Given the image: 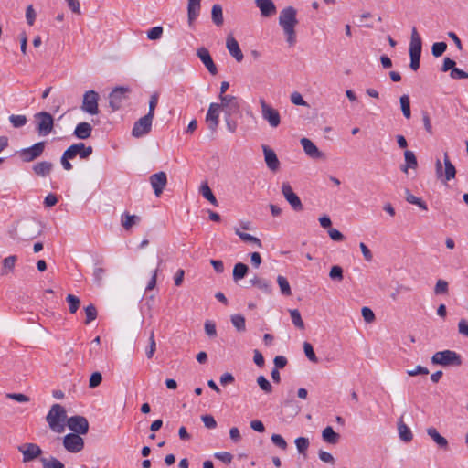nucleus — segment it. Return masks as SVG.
Segmentation results:
<instances>
[{
    "label": "nucleus",
    "mask_w": 468,
    "mask_h": 468,
    "mask_svg": "<svg viewBox=\"0 0 468 468\" xmlns=\"http://www.w3.org/2000/svg\"><path fill=\"white\" fill-rule=\"evenodd\" d=\"M297 11L292 6H287L280 12L279 25L286 36V41L290 46L296 43L295 27L298 24Z\"/></svg>",
    "instance_id": "nucleus-1"
},
{
    "label": "nucleus",
    "mask_w": 468,
    "mask_h": 468,
    "mask_svg": "<svg viewBox=\"0 0 468 468\" xmlns=\"http://www.w3.org/2000/svg\"><path fill=\"white\" fill-rule=\"evenodd\" d=\"M67 412L63 406L60 404H53L46 416V421L49 429L56 433H62L65 431L67 425Z\"/></svg>",
    "instance_id": "nucleus-2"
},
{
    "label": "nucleus",
    "mask_w": 468,
    "mask_h": 468,
    "mask_svg": "<svg viewBox=\"0 0 468 468\" xmlns=\"http://www.w3.org/2000/svg\"><path fill=\"white\" fill-rule=\"evenodd\" d=\"M422 50V40L415 27L411 29L410 42V67L412 70L416 71L420 68V60Z\"/></svg>",
    "instance_id": "nucleus-3"
},
{
    "label": "nucleus",
    "mask_w": 468,
    "mask_h": 468,
    "mask_svg": "<svg viewBox=\"0 0 468 468\" xmlns=\"http://www.w3.org/2000/svg\"><path fill=\"white\" fill-rule=\"evenodd\" d=\"M431 363L442 367H459L462 365V357L455 351H438L431 356Z\"/></svg>",
    "instance_id": "nucleus-4"
},
{
    "label": "nucleus",
    "mask_w": 468,
    "mask_h": 468,
    "mask_svg": "<svg viewBox=\"0 0 468 468\" xmlns=\"http://www.w3.org/2000/svg\"><path fill=\"white\" fill-rule=\"evenodd\" d=\"M36 131L39 135H48L54 128V119L49 112H40L34 115Z\"/></svg>",
    "instance_id": "nucleus-5"
},
{
    "label": "nucleus",
    "mask_w": 468,
    "mask_h": 468,
    "mask_svg": "<svg viewBox=\"0 0 468 468\" xmlns=\"http://www.w3.org/2000/svg\"><path fill=\"white\" fill-rule=\"evenodd\" d=\"M46 148V142L41 141L33 145L23 148L17 152V155L24 163H30L40 157Z\"/></svg>",
    "instance_id": "nucleus-6"
},
{
    "label": "nucleus",
    "mask_w": 468,
    "mask_h": 468,
    "mask_svg": "<svg viewBox=\"0 0 468 468\" xmlns=\"http://www.w3.org/2000/svg\"><path fill=\"white\" fill-rule=\"evenodd\" d=\"M444 171L442 168V164L440 159H437L435 164V171L436 176L439 179L443 178L444 182L450 181L455 177L456 169L452 165L451 160L449 159L448 154H444Z\"/></svg>",
    "instance_id": "nucleus-7"
},
{
    "label": "nucleus",
    "mask_w": 468,
    "mask_h": 468,
    "mask_svg": "<svg viewBox=\"0 0 468 468\" xmlns=\"http://www.w3.org/2000/svg\"><path fill=\"white\" fill-rule=\"evenodd\" d=\"M99 93L95 90H88L83 95L81 110L90 115L99 113Z\"/></svg>",
    "instance_id": "nucleus-8"
},
{
    "label": "nucleus",
    "mask_w": 468,
    "mask_h": 468,
    "mask_svg": "<svg viewBox=\"0 0 468 468\" xmlns=\"http://www.w3.org/2000/svg\"><path fill=\"white\" fill-rule=\"evenodd\" d=\"M129 88L119 86L114 88L109 95V104L112 112L121 109L122 102L128 98Z\"/></svg>",
    "instance_id": "nucleus-9"
},
{
    "label": "nucleus",
    "mask_w": 468,
    "mask_h": 468,
    "mask_svg": "<svg viewBox=\"0 0 468 468\" xmlns=\"http://www.w3.org/2000/svg\"><path fill=\"white\" fill-rule=\"evenodd\" d=\"M67 426L72 431L71 433L85 435L89 431V421L85 417L80 415L69 417L67 420Z\"/></svg>",
    "instance_id": "nucleus-10"
},
{
    "label": "nucleus",
    "mask_w": 468,
    "mask_h": 468,
    "mask_svg": "<svg viewBox=\"0 0 468 468\" xmlns=\"http://www.w3.org/2000/svg\"><path fill=\"white\" fill-rule=\"evenodd\" d=\"M261 108L262 118L269 122V124L276 128L281 123V116L277 110L267 104L264 99L260 100Z\"/></svg>",
    "instance_id": "nucleus-11"
},
{
    "label": "nucleus",
    "mask_w": 468,
    "mask_h": 468,
    "mask_svg": "<svg viewBox=\"0 0 468 468\" xmlns=\"http://www.w3.org/2000/svg\"><path fill=\"white\" fill-rule=\"evenodd\" d=\"M153 117L145 114L136 121L132 130V135L135 138L143 137L148 134L152 129Z\"/></svg>",
    "instance_id": "nucleus-12"
},
{
    "label": "nucleus",
    "mask_w": 468,
    "mask_h": 468,
    "mask_svg": "<svg viewBox=\"0 0 468 468\" xmlns=\"http://www.w3.org/2000/svg\"><path fill=\"white\" fill-rule=\"evenodd\" d=\"M63 446L69 452L78 453L84 448V440L80 435L70 432L64 436Z\"/></svg>",
    "instance_id": "nucleus-13"
},
{
    "label": "nucleus",
    "mask_w": 468,
    "mask_h": 468,
    "mask_svg": "<svg viewBox=\"0 0 468 468\" xmlns=\"http://www.w3.org/2000/svg\"><path fill=\"white\" fill-rule=\"evenodd\" d=\"M221 103H219L220 110L224 112L226 115L239 114L240 111V105L237 97L232 95L219 96Z\"/></svg>",
    "instance_id": "nucleus-14"
},
{
    "label": "nucleus",
    "mask_w": 468,
    "mask_h": 468,
    "mask_svg": "<svg viewBox=\"0 0 468 468\" xmlns=\"http://www.w3.org/2000/svg\"><path fill=\"white\" fill-rule=\"evenodd\" d=\"M282 193L286 201L292 206L293 210L302 211L303 209V206L300 197L293 192L291 185L288 182L282 183Z\"/></svg>",
    "instance_id": "nucleus-15"
},
{
    "label": "nucleus",
    "mask_w": 468,
    "mask_h": 468,
    "mask_svg": "<svg viewBox=\"0 0 468 468\" xmlns=\"http://www.w3.org/2000/svg\"><path fill=\"white\" fill-rule=\"evenodd\" d=\"M149 181L154 189V195L156 197H160L167 184V176L165 172L161 171L151 175Z\"/></svg>",
    "instance_id": "nucleus-16"
},
{
    "label": "nucleus",
    "mask_w": 468,
    "mask_h": 468,
    "mask_svg": "<svg viewBox=\"0 0 468 468\" xmlns=\"http://www.w3.org/2000/svg\"><path fill=\"white\" fill-rule=\"evenodd\" d=\"M18 450L23 454L24 463L31 462L42 454L41 448L35 443H26L23 446H19Z\"/></svg>",
    "instance_id": "nucleus-17"
},
{
    "label": "nucleus",
    "mask_w": 468,
    "mask_h": 468,
    "mask_svg": "<svg viewBox=\"0 0 468 468\" xmlns=\"http://www.w3.org/2000/svg\"><path fill=\"white\" fill-rule=\"evenodd\" d=\"M66 151L72 156L73 159L77 155H79L80 159H87L90 155H91L93 148L90 145L86 146L83 143H78L68 147Z\"/></svg>",
    "instance_id": "nucleus-18"
},
{
    "label": "nucleus",
    "mask_w": 468,
    "mask_h": 468,
    "mask_svg": "<svg viewBox=\"0 0 468 468\" xmlns=\"http://www.w3.org/2000/svg\"><path fill=\"white\" fill-rule=\"evenodd\" d=\"M197 56L202 61L204 66L209 71L210 74L216 75L218 73L217 66L215 65L208 49L205 47H201L197 50Z\"/></svg>",
    "instance_id": "nucleus-19"
},
{
    "label": "nucleus",
    "mask_w": 468,
    "mask_h": 468,
    "mask_svg": "<svg viewBox=\"0 0 468 468\" xmlns=\"http://www.w3.org/2000/svg\"><path fill=\"white\" fill-rule=\"evenodd\" d=\"M219 111H220L219 103H216V102L210 103V105L208 107V111L207 112L206 121L208 123V128L212 132H215L218 125Z\"/></svg>",
    "instance_id": "nucleus-20"
},
{
    "label": "nucleus",
    "mask_w": 468,
    "mask_h": 468,
    "mask_svg": "<svg viewBox=\"0 0 468 468\" xmlns=\"http://www.w3.org/2000/svg\"><path fill=\"white\" fill-rule=\"evenodd\" d=\"M301 145L303 148L304 153L313 159H324V154L321 152L317 146L308 138H302Z\"/></svg>",
    "instance_id": "nucleus-21"
},
{
    "label": "nucleus",
    "mask_w": 468,
    "mask_h": 468,
    "mask_svg": "<svg viewBox=\"0 0 468 468\" xmlns=\"http://www.w3.org/2000/svg\"><path fill=\"white\" fill-rule=\"evenodd\" d=\"M262 151L268 168L273 172L277 171L280 167V161L276 153L268 145H262Z\"/></svg>",
    "instance_id": "nucleus-22"
},
{
    "label": "nucleus",
    "mask_w": 468,
    "mask_h": 468,
    "mask_svg": "<svg viewBox=\"0 0 468 468\" xmlns=\"http://www.w3.org/2000/svg\"><path fill=\"white\" fill-rule=\"evenodd\" d=\"M226 47L229 54L238 61L241 62L244 56L239 48L238 41L232 37L229 36L226 41Z\"/></svg>",
    "instance_id": "nucleus-23"
},
{
    "label": "nucleus",
    "mask_w": 468,
    "mask_h": 468,
    "mask_svg": "<svg viewBox=\"0 0 468 468\" xmlns=\"http://www.w3.org/2000/svg\"><path fill=\"white\" fill-rule=\"evenodd\" d=\"M256 6L262 16H271L276 13V6L272 0H255Z\"/></svg>",
    "instance_id": "nucleus-24"
},
{
    "label": "nucleus",
    "mask_w": 468,
    "mask_h": 468,
    "mask_svg": "<svg viewBox=\"0 0 468 468\" xmlns=\"http://www.w3.org/2000/svg\"><path fill=\"white\" fill-rule=\"evenodd\" d=\"M53 166V164L49 161H41L34 164L32 170L36 176L46 177L51 173Z\"/></svg>",
    "instance_id": "nucleus-25"
},
{
    "label": "nucleus",
    "mask_w": 468,
    "mask_h": 468,
    "mask_svg": "<svg viewBox=\"0 0 468 468\" xmlns=\"http://www.w3.org/2000/svg\"><path fill=\"white\" fill-rule=\"evenodd\" d=\"M92 133V126L90 123L82 122L77 124L73 132V135L78 139L85 140L90 137Z\"/></svg>",
    "instance_id": "nucleus-26"
},
{
    "label": "nucleus",
    "mask_w": 468,
    "mask_h": 468,
    "mask_svg": "<svg viewBox=\"0 0 468 468\" xmlns=\"http://www.w3.org/2000/svg\"><path fill=\"white\" fill-rule=\"evenodd\" d=\"M405 165H401L400 169L407 173L410 168L416 169L418 161L415 154L412 151L406 150L404 152Z\"/></svg>",
    "instance_id": "nucleus-27"
},
{
    "label": "nucleus",
    "mask_w": 468,
    "mask_h": 468,
    "mask_svg": "<svg viewBox=\"0 0 468 468\" xmlns=\"http://www.w3.org/2000/svg\"><path fill=\"white\" fill-rule=\"evenodd\" d=\"M427 434L438 444L440 448L444 450L448 449V441L441 436L435 428H428Z\"/></svg>",
    "instance_id": "nucleus-28"
},
{
    "label": "nucleus",
    "mask_w": 468,
    "mask_h": 468,
    "mask_svg": "<svg viewBox=\"0 0 468 468\" xmlns=\"http://www.w3.org/2000/svg\"><path fill=\"white\" fill-rule=\"evenodd\" d=\"M323 440L330 444H336L340 440V434L335 432L331 426H327L322 431Z\"/></svg>",
    "instance_id": "nucleus-29"
},
{
    "label": "nucleus",
    "mask_w": 468,
    "mask_h": 468,
    "mask_svg": "<svg viewBox=\"0 0 468 468\" xmlns=\"http://www.w3.org/2000/svg\"><path fill=\"white\" fill-rule=\"evenodd\" d=\"M201 0H188L187 16L188 21L191 23L196 20L199 15Z\"/></svg>",
    "instance_id": "nucleus-30"
},
{
    "label": "nucleus",
    "mask_w": 468,
    "mask_h": 468,
    "mask_svg": "<svg viewBox=\"0 0 468 468\" xmlns=\"http://www.w3.org/2000/svg\"><path fill=\"white\" fill-rule=\"evenodd\" d=\"M252 286H256L262 292L266 293L271 292V283L266 279L259 278L258 276H254V278L250 281Z\"/></svg>",
    "instance_id": "nucleus-31"
},
{
    "label": "nucleus",
    "mask_w": 468,
    "mask_h": 468,
    "mask_svg": "<svg viewBox=\"0 0 468 468\" xmlns=\"http://www.w3.org/2000/svg\"><path fill=\"white\" fill-rule=\"evenodd\" d=\"M249 271V267L242 262H238L234 265L233 268V280L234 282H239V280L243 279Z\"/></svg>",
    "instance_id": "nucleus-32"
},
{
    "label": "nucleus",
    "mask_w": 468,
    "mask_h": 468,
    "mask_svg": "<svg viewBox=\"0 0 468 468\" xmlns=\"http://www.w3.org/2000/svg\"><path fill=\"white\" fill-rule=\"evenodd\" d=\"M398 431L401 441L405 442L412 441L413 434L410 429L401 420L398 423Z\"/></svg>",
    "instance_id": "nucleus-33"
},
{
    "label": "nucleus",
    "mask_w": 468,
    "mask_h": 468,
    "mask_svg": "<svg viewBox=\"0 0 468 468\" xmlns=\"http://www.w3.org/2000/svg\"><path fill=\"white\" fill-rule=\"evenodd\" d=\"M211 17H212L213 23L216 26L220 27L223 25V22H224L223 11H222V7L220 5L216 4L212 6Z\"/></svg>",
    "instance_id": "nucleus-34"
},
{
    "label": "nucleus",
    "mask_w": 468,
    "mask_h": 468,
    "mask_svg": "<svg viewBox=\"0 0 468 468\" xmlns=\"http://www.w3.org/2000/svg\"><path fill=\"white\" fill-rule=\"evenodd\" d=\"M140 220L141 218L136 215H130L127 212L122 215V225L125 229H131L133 225L139 223Z\"/></svg>",
    "instance_id": "nucleus-35"
},
{
    "label": "nucleus",
    "mask_w": 468,
    "mask_h": 468,
    "mask_svg": "<svg viewBox=\"0 0 468 468\" xmlns=\"http://www.w3.org/2000/svg\"><path fill=\"white\" fill-rule=\"evenodd\" d=\"M200 193L201 195L206 198L207 199L212 205H214L215 207H218V200L217 198L215 197L214 194L212 193V190L210 189V187L208 186L207 183H203L200 186Z\"/></svg>",
    "instance_id": "nucleus-36"
},
{
    "label": "nucleus",
    "mask_w": 468,
    "mask_h": 468,
    "mask_svg": "<svg viewBox=\"0 0 468 468\" xmlns=\"http://www.w3.org/2000/svg\"><path fill=\"white\" fill-rule=\"evenodd\" d=\"M277 282H278V285L280 287V290H281V292L282 295H284V296L292 295V292L291 286L289 284L287 278H285L284 276L279 275L277 277Z\"/></svg>",
    "instance_id": "nucleus-37"
},
{
    "label": "nucleus",
    "mask_w": 468,
    "mask_h": 468,
    "mask_svg": "<svg viewBox=\"0 0 468 468\" xmlns=\"http://www.w3.org/2000/svg\"><path fill=\"white\" fill-rule=\"evenodd\" d=\"M406 200L410 204L418 206L422 210H428L426 203L421 198L412 195L409 189H406Z\"/></svg>",
    "instance_id": "nucleus-38"
},
{
    "label": "nucleus",
    "mask_w": 468,
    "mask_h": 468,
    "mask_svg": "<svg viewBox=\"0 0 468 468\" xmlns=\"http://www.w3.org/2000/svg\"><path fill=\"white\" fill-rule=\"evenodd\" d=\"M400 107L402 113L406 119H410L411 116L410 112V101L409 95H402L399 98Z\"/></svg>",
    "instance_id": "nucleus-39"
},
{
    "label": "nucleus",
    "mask_w": 468,
    "mask_h": 468,
    "mask_svg": "<svg viewBox=\"0 0 468 468\" xmlns=\"http://www.w3.org/2000/svg\"><path fill=\"white\" fill-rule=\"evenodd\" d=\"M235 233L239 237V239L245 242H251L258 246V248H261L262 244L261 239L258 238L245 232H241L239 229L235 230Z\"/></svg>",
    "instance_id": "nucleus-40"
},
{
    "label": "nucleus",
    "mask_w": 468,
    "mask_h": 468,
    "mask_svg": "<svg viewBox=\"0 0 468 468\" xmlns=\"http://www.w3.org/2000/svg\"><path fill=\"white\" fill-rule=\"evenodd\" d=\"M40 462L42 463L43 468H65V465L57 458H41Z\"/></svg>",
    "instance_id": "nucleus-41"
},
{
    "label": "nucleus",
    "mask_w": 468,
    "mask_h": 468,
    "mask_svg": "<svg viewBox=\"0 0 468 468\" xmlns=\"http://www.w3.org/2000/svg\"><path fill=\"white\" fill-rule=\"evenodd\" d=\"M233 326L239 332H244L246 330L245 317L241 314H233L230 317Z\"/></svg>",
    "instance_id": "nucleus-42"
},
{
    "label": "nucleus",
    "mask_w": 468,
    "mask_h": 468,
    "mask_svg": "<svg viewBox=\"0 0 468 468\" xmlns=\"http://www.w3.org/2000/svg\"><path fill=\"white\" fill-rule=\"evenodd\" d=\"M290 315L295 327L301 330L304 329V323L298 309L290 310Z\"/></svg>",
    "instance_id": "nucleus-43"
},
{
    "label": "nucleus",
    "mask_w": 468,
    "mask_h": 468,
    "mask_svg": "<svg viewBox=\"0 0 468 468\" xmlns=\"http://www.w3.org/2000/svg\"><path fill=\"white\" fill-rule=\"evenodd\" d=\"M66 301L69 303V311L70 314H75L79 307L80 301L79 297L73 295V294H68L66 297Z\"/></svg>",
    "instance_id": "nucleus-44"
},
{
    "label": "nucleus",
    "mask_w": 468,
    "mask_h": 468,
    "mask_svg": "<svg viewBox=\"0 0 468 468\" xmlns=\"http://www.w3.org/2000/svg\"><path fill=\"white\" fill-rule=\"evenodd\" d=\"M9 122L15 128H21L26 125L27 119L26 115L12 114L9 116Z\"/></svg>",
    "instance_id": "nucleus-45"
},
{
    "label": "nucleus",
    "mask_w": 468,
    "mask_h": 468,
    "mask_svg": "<svg viewBox=\"0 0 468 468\" xmlns=\"http://www.w3.org/2000/svg\"><path fill=\"white\" fill-rule=\"evenodd\" d=\"M86 319L84 321L85 324H90L97 317V310L94 304L90 303L87 307H85Z\"/></svg>",
    "instance_id": "nucleus-46"
},
{
    "label": "nucleus",
    "mask_w": 468,
    "mask_h": 468,
    "mask_svg": "<svg viewBox=\"0 0 468 468\" xmlns=\"http://www.w3.org/2000/svg\"><path fill=\"white\" fill-rule=\"evenodd\" d=\"M257 384L266 394L272 392V386L264 376L261 375L257 378Z\"/></svg>",
    "instance_id": "nucleus-47"
},
{
    "label": "nucleus",
    "mask_w": 468,
    "mask_h": 468,
    "mask_svg": "<svg viewBox=\"0 0 468 468\" xmlns=\"http://www.w3.org/2000/svg\"><path fill=\"white\" fill-rule=\"evenodd\" d=\"M295 445H296V448L298 450V452L301 453V454H305L309 445H310V442H309V440L308 438H305V437H298L295 441Z\"/></svg>",
    "instance_id": "nucleus-48"
},
{
    "label": "nucleus",
    "mask_w": 468,
    "mask_h": 468,
    "mask_svg": "<svg viewBox=\"0 0 468 468\" xmlns=\"http://www.w3.org/2000/svg\"><path fill=\"white\" fill-rule=\"evenodd\" d=\"M449 291V284L446 281L439 279L434 287V293L436 295L446 294Z\"/></svg>",
    "instance_id": "nucleus-49"
},
{
    "label": "nucleus",
    "mask_w": 468,
    "mask_h": 468,
    "mask_svg": "<svg viewBox=\"0 0 468 468\" xmlns=\"http://www.w3.org/2000/svg\"><path fill=\"white\" fill-rule=\"evenodd\" d=\"M155 350H156V343L154 340V330H152L150 332V335H149V345L145 350L147 358H149V359L152 358L153 356L154 355Z\"/></svg>",
    "instance_id": "nucleus-50"
},
{
    "label": "nucleus",
    "mask_w": 468,
    "mask_h": 468,
    "mask_svg": "<svg viewBox=\"0 0 468 468\" xmlns=\"http://www.w3.org/2000/svg\"><path fill=\"white\" fill-rule=\"evenodd\" d=\"M303 351H304L305 356H307V358L310 361H312L314 363L318 362V358L314 353V347L309 342L303 343Z\"/></svg>",
    "instance_id": "nucleus-51"
},
{
    "label": "nucleus",
    "mask_w": 468,
    "mask_h": 468,
    "mask_svg": "<svg viewBox=\"0 0 468 468\" xmlns=\"http://www.w3.org/2000/svg\"><path fill=\"white\" fill-rule=\"evenodd\" d=\"M447 44L445 42H436L431 47V53L435 58L441 57L446 50Z\"/></svg>",
    "instance_id": "nucleus-52"
},
{
    "label": "nucleus",
    "mask_w": 468,
    "mask_h": 468,
    "mask_svg": "<svg viewBox=\"0 0 468 468\" xmlns=\"http://www.w3.org/2000/svg\"><path fill=\"white\" fill-rule=\"evenodd\" d=\"M163 32L164 29L160 26L152 27L150 30L147 31V37L150 40H158L162 37Z\"/></svg>",
    "instance_id": "nucleus-53"
},
{
    "label": "nucleus",
    "mask_w": 468,
    "mask_h": 468,
    "mask_svg": "<svg viewBox=\"0 0 468 468\" xmlns=\"http://www.w3.org/2000/svg\"><path fill=\"white\" fill-rule=\"evenodd\" d=\"M329 277L334 281H342L344 278L342 267L334 265L330 270Z\"/></svg>",
    "instance_id": "nucleus-54"
},
{
    "label": "nucleus",
    "mask_w": 468,
    "mask_h": 468,
    "mask_svg": "<svg viewBox=\"0 0 468 468\" xmlns=\"http://www.w3.org/2000/svg\"><path fill=\"white\" fill-rule=\"evenodd\" d=\"M272 443L282 451L288 447L286 441L280 434H272L271 437Z\"/></svg>",
    "instance_id": "nucleus-55"
},
{
    "label": "nucleus",
    "mask_w": 468,
    "mask_h": 468,
    "mask_svg": "<svg viewBox=\"0 0 468 468\" xmlns=\"http://www.w3.org/2000/svg\"><path fill=\"white\" fill-rule=\"evenodd\" d=\"M159 100V94L157 92H154L151 95L150 101H149V111L147 115H151V117L154 118V110L158 104Z\"/></svg>",
    "instance_id": "nucleus-56"
},
{
    "label": "nucleus",
    "mask_w": 468,
    "mask_h": 468,
    "mask_svg": "<svg viewBox=\"0 0 468 468\" xmlns=\"http://www.w3.org/2000/svg\"><path fill=\"white\" fill-rule=\"evenodd\" d=\"M71 159H73L72 156L65 150L60 158V163L66 171H70L73 168L71 163L69 162Z\"/></svg>",
    "instance_id": "nucleus-57"
},
{
    "label": "nucleus",
    "mask_w": 468,
    "mask_h": 468,
    "mask_svg": "<svg viewBox=\"0 0 468 468\" xmlns=\"http://www.w3.org/2000/svg\"><path fill=\"white\" fill-rule=\"evenodd\" d=\"M205 332L209 337L217 336L216 324L211 320H207L204 324Z\"/></svg>",
    "instance_id": "nucleus-58"
},
{
    "label": "nucleus",
    "mask_w": 468,
    "mask_h": 468,
    "mask_svg": "<svg viewBox=\"0 0 468 468\" xmlns=\"http://www.w3.org/2000/svg\"><path fill=\"white\" fill-rule=\"evenodd\" d=\"M102 381V376L100 372H94L91 374L89 380V387L90 388H97Z\"/></svg>",
    "instance_id": "nucleus-59"
},
{
    "label": "nucleus",
    "mask_w": 468,
    "mask_h": 468,
    "mask_svg": "<svg viewBox=\"0 0 468 468\" xmlns=\"http://www.w3.org/2000/svg\"><path fill=\"white\" fill-rule=\"evenodd\" d=\"M450 77L453 80L468 79V72L463 71L455 66L454 69L450 71Z\"/></svg>",
    "instance_id": "nucleus-60"
},
{
    "label": "nucleus",
    "mask_w": 468,
    "mask_h": 468,
    "mask_svg": "<svg viewBox=\"0 0 468 468\" xmlns=\"http://www.w3.org/2000/svg\"><path fill=\"white\" fill-rule=\"evenodd\" d=\"M201 420L207 429H215L217 427V421L212 415L206 414L201 416Z\"/></svg>",
    "instance_id": "nucleus-61"
},
{
    "label": "nucleus",
    "mask_w": 468,
    "mask_h": 468,
    "mask_svg": "<svg viewBox=\"0 0 468 468\" xmlns=\"http://www.w3.org/2000/svg\"><path fill=\"white\" fill-rule=\"evenodd\" d=\"M214 457L216 459H218V460H220L224 463H230L232 459H233L232 454L230 452H216L214 454Z\"/></svg>",
    "instance_id": "nucleus-62"
},
{
    "label": "nucleus",
    "mask_w": 468,
    "mask_h": 468,
    "mask_svg": "<svg viewBox=\"0 0 468 468\" xmlns=\"http://www.w3.org/2000/svg\"><path fill=\"white\" fill-rule=\"evenodd\" d=\"M362 316L367 323H372L375 321V314L374 312L368 308V307H363L361 310Z\"/></svg>",
    "instance_id": "nucleus-63"
},
{
    "label": "nucleus",
    "mask_w": 468,
    "mask_h": 468,
    "mask_svg": "<svg viewBox=\"0 0 468 468\" xmlns=\"http://www.w3.org/2000/svg\"><path fill=\"white\" fill-rule=\"evenodd\" d=\"M26 18H27V22L29 26L34 25L35 19H36V12L31 5L27 7Z\"/></svg>",
    "instance_id": "nucleus-64"
}]
</instances>
